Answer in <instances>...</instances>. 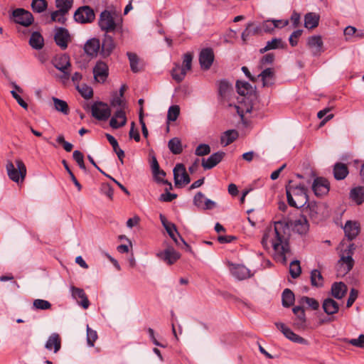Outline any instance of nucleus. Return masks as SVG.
<instances>
[{"label": "nucleus", "mask_w": 364, "mask_h": 364, "mask_svg": "<svg viewBox=\"0 0 364 364\" xmlns=\"http://www.w3.org/2000/svg\"><path fill=\"white\" fill-rule=\"evenodd\" d=\"M290 223L289 220L276 221L274 227L267 228L262 240V245L266 247L270 238L273 249L276 252V258L282 264L287 263V255L290 252L289 238Z\"/></svg>", "instance_id": "1"}, {"label": "nucleus", "mask_w": 364, "mask_h": 364, "mask_svg": "<svg viewBox=\"0 0 364 364\" xmlns=\"http://www.w3.org/2000/svg\"><path fill=\"white\" fill-rule=\"evenodd\" d=\"M286 193L288 203L291 207L300 208L308 202L307 190L304 185L294 184L289 181L286 186Z\"/></svg>", "instance_id": "2"}, {"label": "nucleus", "mask_w": 364, "mask_h": 364, "mask_svg": "<svg viewBox=\"0 0 364 364\" xmlns=\"http://www.w3.org/2000/svg\"><path fill=\"white\" fill-rule=\"evenodd\" d=\"M111 106L119 107V109L117 110L109 121V125L113 129H118L124 126L127 123V117L123 108L125 102L122 97L115 96L111 101Z\"/></svg>", "instance_id": "3"}, {"label": "nucleus", "mask_w": 364, "mask_h": 364, "mask_svg": "<svg viewBox=\"0 0 364 364\" xmlns=\"http://www.w3.org/2000/svg\"><path fill=\"white\" fill-rule=\"evenodd\" d=\"M16 166L11 161L6 164V171L8 176L11 180L18 183L23 181L26 175V167L21 159L15 161Z\"/></svg>", "instance_id": "4"}, {"label": "nucleus", "mask_w": 364, "mask_h": 364, "mask_svg": "<svg viewBox=\"0 0 364 364\" xmlns=\"http://www.w3.org/2000/svg\"><path fill=\"white\" fill-rule=\"evenodd\" d=\"M193 55L187 53L183 55V65L181 68L178 64H176L172 69L171 76L177 82H181L186 75L187 71L192 67Z\"/></svg>", "instance_id": "5"}, {"label": "nucleus", "mask_w": 364, "mask_h": 364, "mask_svg": "<svg viewBox=\"0 0 364 364\" xmlns=\"http://www.w3.org/2000/svg\"><path fill=\"white\" fill-rule=\"evenodd\" d=\"M53 65L58 70L63 73V78L68 80L70 76L69 68L71 66L70 57L66 54L57 55L53 60Z\"/></svg>", "instance_id": "6"}, {"label": "nucleus", "mask_w": 364, "mask_h": 364, "mask_svg": "<svg viewBox=\"0 0 364 364\" xmlns=\"http://www.w3.org/2000/svg\"><path fill=\"white\" fill-rule=\"evenodd\" d=\"M91 112L93 117L100 121L107 120L111 115V109L106 103L95 102L91 106Z\"/></svg>", "instance_id": "7"}, {"label": "nucleus", "mask_w": 364, "mask_h": 364, "mask_svg": "<svg viewBox=\"0 0 364 364\" xmlns=\"http://www.w3.org/2000/svg\"><path fill=\"white\" fill-rule=\"evenodd\" d=\"M98 23L100 28L107 33L114 31L117 26L113 15L107 10L103 11L100 14Z\"/></svg>", "instance_id": "8"}, {"label": "nucleus", "mask_w": 364, "mask_h": 364, "mask_svg": "<svg viewBox=\"0 0 364 364\" xmlns=\"http://www.w3.org/2000/svg\"><path fill=\"white\" fill-rule=\"evenodd\" d=\"M94 11L88 6L78 8L74 14V19L80 23H91L95 19Z\"/></svg>", "instance_id": "9"}, {"label": "nucleus", "mask_w": 364, "mask_h": 364, "mask_svg": "<svg viewBox=\"0 0 364 364\" xmlns=\"http://www.w3.org/2000/svg\"><path fill=\"white\" fill-rule=\"evenodd\" d=\"M12 15L15 23L26 27L31 25L34 21L32 14L23 9L14 10Z\"/></svg>", "instance_id": "10"}, {"label": "nucleus", "mask_w": 364, "mask_h": 364, "mask_svg": "<svg viewBox=\"0 0 364 364\" xmlns=\"http://www.w3.org/2000/svg\"><path fill=\"white\" fill-rule=\"evenodd\" d=\"M54 41L56 45L62 50H65L68 48V43L71 41L70 35L68 29L63 27L56 28Z\"/></svg>", "instance_id": "11"}, {"label": "nucleus", "mask_w": 364, "mask_h": 364, "mask_svg": "<svg viewBox=\"0 0 364 364\" xmlns=\"http://www.w3.org/2000/svg\"><path fill=\"white\" fill-rule=\"evenodd\" d=\"M174 182L176 186L187 185L190 183L191 178L186 172V167L182 164H178L173 168Z\"/></svg>", "instance_id": "12"}, {"label": "nucleus", "mask_w": 364, "mask_h": 364, "mask_svg": "<svg viewBox=\"0 0 364 364\" xmlns=\"http://www.w3.org/2000/svg\"><path fill=\"white\" fill-rule=\"evenodd\" d=\"M92 73L95 80L97 82L103 83L109 75L108 65L105 62L98 60L93 68Z\"/></svg>", "instance_id": "13"}, {"label": "nucleus", "mask_w": 364, "mask_h": 364, "mask_svg": "<svg viewBox=\"0 0 364 364\" xmlns=\"http://www.w3.org/2000/svg\"><path fill=\"white\" fill-rule=\"evenodd\" d=\"M215 59L213 50L210 48H206L201 50L199 54V63L203 70H208L210 68Z\"/></svg>", "instance_id": "14"}, {"label": "nucleus", "mask_w": 364, "mask_h": 364, "mask_svg": "<svg viewBox=\"0 0 364 364\" xmlns=\"http://www.w3.org/2000/svg\"><path fill=\"white\" fill-rule=\"evenodd\" d=\"M101 42L97 38L87 40L84 44L83 50L85 53L90 58H94L100 54Z\"/></svg>", "instance_id": "15"}, {"label": "nucleus", "mask_w": 364, "mask_h": 364, "mask_svg": "<svg viewBox=\"0 0 364 364\" xmlns=\"http://www.w3.org/2000/svg\"><path fill=\"white\" fill-rule=\"evenodd\" d=\"M156 256L167 264H174L181 257V255L173 247H168L162 252H158Z\"/></svg>", "instance_id": "16"}, {"label": "nucleus", "mask_w": 364, "mask_h": 364, "mask_svg": "<svg viewBox=\"0 0 364 364\" xmlns=\"http://www.w3.org/2000/svg\"><path fill=\"white\" fill-rule=\"evenodd\" d=\"M116 47V43L114 38L108 35L105 34L101 43L100 47V55L103 58L109 57Z\"/></svg>", "instance_id": "17"}, {"label": "nucleus", "mask_w": 364, "mask_h": 364, "mask_svg": "<svg viewBox=\"0 0 364 364\" xmlns=\"http://www.w3.org/2000/svg\"><path fill=\"white\" fill-rule=\"evenodd\" d=\"M70 291L72 296L73 299L77 300L79 305H80L85 309H87L89 307L90 301L85 291L82 289L71 286Z\"/></svg>", "instance_id": "18"}, {"label": "nucleus", "mask_w": 364, "mask_h": 364, "mask_svg": "<svg viewBox=\"0 0 364 364\" xmlns=\"http://www.w3.org/2000/svg\"><path fill=\"white\" fill-rule=\"evenodd\" d=\"M312 190L317 196H322L329 191V183L326 178H316L312 185Z\"/></svg>", "instance_id": "19"}, {"label": "nucleus", "mask_w": 364, "mask_h": 364, "mask_svg": "<svg viewBox=\"0 0 364 364\" xmlns=\"http://www.w3.org/2000/svg\"><path fill=\"white\" fill-rule=\"evenodd\" d=\"M225 154L223 151H218L210 155L207 159H202V166L204 169H211L218 164L224 158Z\"/></svg>", "instance_id": "20"}, {"label": "nucleus", "mask_w": 364, "mask_h": 364, "mask_svg": "<svg viewBox=\"0 0 364 364\" xmlns=\"http://www.w3.org/2000/svg\"><path fill=\"white\" fill-rule=\"evenodd\" d=\"M231 274L237 279L243 280L250 276V270L241 264H231L230 267Z\"/></svg>", "instance_id": "21"}, {"label": "nucleus", "mask_w": 364, "mask_h": 364, "mask_svg": "<svg viewBox=\"0 0 364 364\" xmlns=\"http://www.w3.org/2000/svg\"><path fill=\"white\" fill-rule=\"evenodd\" d=\"M45 348L48 350H53V352L56 353L61 348V339L60 336L56 333H52L46 343Z\"/></svg>", "instance_id": "22"}, {"label": "nucleus", "mask_w": 364, "mask_h": 364, "mask_svg": "<svg viewBox=\"0 0 364 364\" xmlns=\"http://www.w3.org/2000/svg\"><path fill=\"white\" fill-rule=\"evenodd\" d=\"M307 45L312 50L314 55L322 52L323 41L320 36H312L308 38Z\"/></svg>", "instance_id": "23"}, {"label": "nucleus", "mask_w": 364, "mask_h": 364, "mask_svg": "<svg viewBox=\"0 0 364 364\" xmlns=\"http://www.w3.org/2000/svg\"><path fill=\"white\" fill-rule=\"evenodd\" d=\"M166 230L167 233L168 234V235L170 236V237L174 241V242L177 245L179 246L180 243L178 240L176 235H178V238L183 242V244L185 245L186 250L187 251L191 250V246L188 244H187V242L184 240V239L179 235V233L177 231L176 227L173 223L171 225H169L168 227H166Z\"/></svg>", "instance_id": "24"}, {"label": "nucleus", "mask_w": 364, "mask_h": 364, "mask_svg": "<svg viewBox=\"0 0 364 364\" xmlns=\"http://www.w3.org/2000/svg\"><path fill=\"white\" fill-rule=\"evenodd\" d=\"M293 230L299 235L306 234L309 230V223L306 218L300 217L299 219L295 220L291 223Z\"/></svg>", "instance_id": "25"}, {"label": "nucleus", "mask_w": 364, "mask_h": 364, "mask_svg": "<svg viewBox=\"0 0 364 364\" xmlns=\"http://www.w3.org/2000/svg\"><path fill=\"white\" fill-rule=\"evenodd\" d=\"M322 308L328 315H333L338 312L340 306L337 301L332 298H327L323 300Z\"/></svg>", "instance_id": "26"}, {"label": "nucleus", "mask_w": 364, "mask_h": 364, "mask_svg": "<svg viewBox=\"0 0 364 364\" xmlns=\"http://www.w3.org/2000/svg\"><path fill=\"white\" fill-rule=\"evenodd\" d=\"M331 295L337 299H341L347 292V286L342 282H334L331 286Z\"/></svg>", "instance_id": "27"}, {"label": "nucleus", "mask_w": 364, "mask_h": 364, "mask_svg": "<svg viewBox=\"0 0 364 364\" xmlns=\"http://www.w3.org/2000/svg\"><path fill=\"white\" fill-rule=\"evenodd\" d=\"M343 229L346 236L350 240L354 239L359 233V225L356 222L347 221Z\"/></svg>", "instance_id": "28"}, {"label": "nucleus", "mask_w": 364, "mask_h": 364, "mask_svg": "<svg viewBox=\"0 0 364 364\" xmlns=\"http://www.w3.org/2000/svg\"><path fill=\"white\" fill-rule=\"evenodd\" d=\"M258 77H261L263 87L272 86L274 82V73L272 68L264 69Z\"/></svg>", "instance_id": "29"}, {"label": "nucleus", "mask_w": 364, "mask_h": 364, "mask_svg": "<svg viewBox=\"0 0 364 364\" xmlns=\"http://www.w3.org/2000/svg\"><path fill=\"white\" fill-rule=\"evenodd\" d=\"M287 47V44L282 41L281 38H274L271 41H267L265 47L260 49V53H264L269 50L278 49V48H285Z\"/></svg>", "instance_id": "30"}, {"label": "nucleus", "mask_w": 364, "mask_h": 364, "mask_svg": "<svg viewBox=\"0 0 364 364\" xmlns=\"http://www.w3.org/2000/svg\"><path fill=\"white\" fill-rule=\"evenodd\" d=\"M238 137V132L235 129H229L223 132L220 136V143L224 146H228Z\"/></svg>", "instance_id": "31"}, {"label": "nucleus", "mask_w": 364, "mask_h": 364, "mask_svg": "<svg viewBox=\"0 0 364 364\" xmlns=\"http://www.w3.org/2000/svg\"><path fill=\"white\" fill-rule=\"evenodd\" d=\"M350 198L357 205H361L364 202V186H357L350 191Z\"/></svg>", "instance_id": "32"}, {"label": "nucleus", "mask_w": 364, "mask_h": 364, "mask_svg": "<svg viewBox=\"0 0 364 364\" xmlns=\"http://www.w3.org/2000/svg\"><path fill=\"white\" fill-rule=\"evenodd\" d=\"M233 90L232 85L225 80L220 81L218 85V93L223 100L228 99Z\"/></svg>", "instance_id": "33"}, {"label": "nucleus", "mask_w": 364, "mask_h": 364, "mask_svg": "<svg viewBox=\"0 0 364 364\" xmlns=\"http://www.w3.org/2000/svg\"><path fill=\"white\" fill-rule=\"evenodd\" d=\"M348 174V168L346 164L338 162L334 165L333 176L336 180H343Z\"/></svg>", "instance_id": "34"}, {"label": "nucleus", "mask_w": 364, "mask_h": 364, "mask_svg": "<svg viewBox=\"0 0 364 364\" xmlns=\"http://www.w3.org/2000/svg\"><path fill=\"white\" fill-rule=\"evenodd\" d=\"M29 45L33 49H41L44 46V39L42 35L38 31H34L33 33H32L29 39Z\"/></svg>", "instance_id": "35"}, {"label": "nucleus", "mask_w": 364, "mask_h": 364, "mask_svg": "<svg viewBox=\"0 0 364 364\" xmlns=\"http://www.w3.org/2000/svg\"><path fill=\"white\" fill-rule=\"evenodd\" d=\"M319 16L315 13H308L304 16V26L309 29H313L318 26Z\"/></svg>", "instance_id": "36"}, {"label": "nucleus", "mask_w": 364, "mask_h": 364, "mask_svg": "<svg viewBox=\"0 0 364 364\" xmlns=\"http://www.w3.org/2000/svg\"><path fill=\"white\" fill-rule=\"evenodd\" d=\"M105 136H106L107 139L109 142V144L112 145L114 151L117 155L119 160L123 164H124L123 159L124 157V151L119 148L117 141L115 139V138L113 136H112L109 134H106Z\"/></svg>", "instance_id": "37"}, {"label": "nucleus", "mask_w": 364, "mask_h": 364, "mask_svg": "<svg viewBox=\"0 0 364 364\" xmlns=\"http://www.w3.org/2000/svg\"><path fill=\"white\" fill-rule=\"evenodd\" d=\"M55 3L58 12L65 16L73 7V0H55Z\"/></svg>", "instance_id": "38"}, {"label": "nucleus", "mask_w": 364, "mask_h": 364, "mask_svg": "<svg viewBox=\"0 0 364 364\" xmlns=\"http://www.w3.org/2000/svg\"><path fill=\"white\" fill-rule=\"evenodd\" d=\"M311 284L313 287L320 288L323 286V277L318 269H313L311 272Z\"/></svg>", "instance_id": "39"}, {"label": "nucleus", "mask_w": 364, "mask_h": 364, "mask_svg": "<svg viewBox=\"0 0 364 364\" xmlns=\"http://www.w3.org/2000/svg\"><path fill=\"white\" fill-rule=\"evenodd\" d=\"M282 305L284 307H290L294 304V294L289 289H285L282 292Z\"/></svg>", "instance_id": "40"}, {"label": "nucleus", "mask_w": 364, "mask_h": 364, "mask_svg": "<svg viewBox=\"0 0 364 364\" xmlns=\"http://www.w3.org/2000/svg\"><path fill=\"white\" fill-rule=\"evenodd\" d=\"M168 147L173 154H180L183 151L181 141L177 137H174L169 140Z\"/></svg>", "instance_id": "41"}, {"label": "nucleus", "mask_w": 364, "mask_h": 364, "mask_svg": "<svg viewBox=\"0 0 364 364\" xmlns=\"http://www.w3.org/2000/svg\"><path fill=\"white\" fill-rule=\"evenodd\" d=\"M31 6L33 12L41 14L47 9L48 2L46 0H32Z\"/></svg>", "instance_id": "42"}, {"label": "nucleus", "mask_w": 364, "mask_h": 364, "mask_svg": "<svg viewBox=\"0 0 364 364\" xmlns=\"http://www.w3.org/2000/svg\"><path fill=\"white\" fill-rule=\"evenodd\" d=\"M236 88L238 94L242 96H245L249 92H252V86L249 82L245 81L237 80L236 82Z\"/></svg>", "instance_id": "43"}, {"label": "nucleus", "mask_w": 364, "mask_h": 364, "mask_svg": "<svg viewBox=\"0 0 364 364\" xmlns=\"http://www.w3.org/2000/svg\"><path fill=\"white\" fill-rule=\"evenodd\" d=\"M284 336L287 338L289 339L290 341H291L294 343L303 344V345L308 344V341L305 338L296 334L290 328H289V330H286V333H284Z\"/></svg>", "instance_id": "44"}, {"label": "nucleus", "mask_w": 364, "mask_h": 364, "mask_svg": "<svg viewBox=\"0 0 364 364\" xmlns=\"http://www.w3.org/2000/svg\"><path fill=\"white\" fill-rule=\"evenodd\" d=\"M55 109L64 114H68L69 107L67 102L56 97H53Z\"/></svg>", "instance_id": "45"}, {"label": "nucleus", "mask_w": 364, "mask_h": 364, "mask_svg": "<svg viewBox=\"0 0 364 364\" xmlns=\"http://www.w3.org/2000/svg\"><path fill=\"white\" fill-rule=\"evenodd\" d=\"M127 55L129 58L130 68L133 73H138L141 68L139 63V58L136 54L131 52H127Z\"/></svg>", "instance_id": "46"}, {"label": "nucleus", "mask_w": 364, "mask_h": 364, "mask_svg": "<svg viewBox=\"0 0 364 364\" xmlns=\"http://www.w3.org/2000/svg\"><path fill=\"white\" fill-rule=\"evenodd\" d=\"M301 272L300 262L299 260H294L290 263L289 273L292 278H297Z\"/></svg>", "instance_id": "47"}, {"label": "nucleus", "mask_w": 364, "mask_h": 364, "mask_svg": "<svg viewBox=\"0 0 364 364\" xmlns=\"http://www.w3.org/2000/svg\"><path fill=\"white\" fill-rule=\"evenodd\" d=\"M294 324L298 328H304L306 326V315L304 310L300 311L299 314L296 315Z\"/></svg>", "instance_id": "48"}, {"label": "nucleus", "mask_w": 364, "mask_h": 364, "mask_svg": "<svg viewBox=\"0 0 364 364\" xmlns=\"http://www.w3.org/2000/svg\"><path fill=\"white\" fill-rule=\"evenodd\" d=\"M300 304H306L313 310H317L319 307V303L314 298H310L306 296H302L299 301Z\"/></svg>", "instance_id": "49"}, {"label": "nucleus", "mask_w": 364, "mask_h": 364, "mask_svg": "<svg viewBox=\"0 0 364 364\" xmlns=\"http://www.w3.org/2000/svg\"><path fill=\"white\" fill-rule=\"evenodd\" d=\"M180 114V108L178 105H172L169 107L167 114L168 121L174 122Z\"/></svg>", "instance_id": "50"}, {"label": "nucleus", "mask_w": 364, "mask_h": 364, "mask_svg": "<svg viewBox=\"0 0 364 364\" xmlns=\"http://www.w3.org/2000/svg\"><path fill=\"white\" fill-rule=\"evenodd\" d=\"M97 331L90 328L88 326L87 327V345L90 347H93L95 341L97 339Z\"/></svg>", "instance_id": "51"}, {"label": "nucleus", "mask_w": 364, "mask_h": 364, "mask_svg": "<svg viewBox=\"0 0 364 364\" xmlns=\"http://www.w3.org/2000/svg\"><path fill=\"white\" fill-rule=\"evenodd\" d=\"M33 306L36 309L47 310L50 309L51 304L49 301L43 299H35Z\"/></svg>", "instance_id": "52"}, {"label": "nucleus", "mask_w": 364, "mask_h": 364, "mask_svg": "<svg viewBox=\"0 0 364 364\" xmlns=\"http://www.w3.org/2000/svg\"><path fill=\"white\" fill-rule=\"evenodd\" d=\"M305 211L309 214L311 218L316 219L318 213V206L315 203H310L306 207Z\"/></svg>", "instance_id": "53"}, {"label": "nucleus", "mask_w": 364, "mask_h": 364, "mask_svg": "<svg viewBox=\"0 0 364 364\" xmlns=\"http://www.w3.org/2000/svg\"><path fill=\"white\" fill-rule=\"evenodd\" d=\"M67 21V18L62 15L58 10L51 12L50 14V22H58L60 24H65Z\"/></svg>", "instance_id": "54"}, {"label": "nucleus", "mask_w": 364, "mask_h": 364, "mask_svg": "<svg viewBox=\"0 0 364 364\" xmlns=\"http://www.w3.org/2000/svg\"><path fill=\"white\" fill-rule=\"evenodd\" d=\"M339 262L346 264V271L348 272L353 267L354 261L351 255L346 254V255H342Z\"/></svg>", "instance_id": "55"}, {"label": "nucleus", "mask_w": 364, "mask_h": 364, "mask_svg": "<svg viewBox=\"0 0 364 364\" xmlns=\"http://www.w3.org/2000/svg\"><path fill=\"white\" fill-rule=\"evenodd\" d=\"M210 153V147L205 144H199L195 151V154L198 156H203Z\"/></svg>", "instance_id": "56"}, {"label": "nucleus", "mask_w": 364, "mask_h": 364, "mask_svg": "<svg viewBox=\"0 0 364 364\" xmlns=\"http://www.w3.org/2000/svg\"><path fill=\"white\" fill-rule=\"evenodd\" d=\"M73 159L77 162L80 168L82 170H85V165L84 163V156L82 152L78 150H75L73 153Z\"/></svg>", "instance_id": "57"}, {"label": "nucleus", "mask_w": 364, "mask_h": 364, "mask_svg": "<svg viewBox=\"0 0 364 364\" xmlns=\"http://www.w3.org/2000/svg\"><path fill=\"white\" fill-rule=\"evenodd\" d=\"M153 175L157 182H162L164 184H167L169 186V189H172V185L167 180H164L163 178L166 176V173L164 171L159 168V171H154Z\"/></svg>", "instance_id": "58"}, {"label": "nucleus", "mask_w": 364, "mask_h": 364, "mask_svg": "<svg viewBox=\"0 0 364 364\" xmlns=\"http://www.w3.org/2000/svg\"><path fill=\"white\" fill-rule=\"evenodd\" d=\"M62 164H63V166H64L65 170L67 171V172L69 173V175L70 176V178H71L72 181L74 183L75 186L77 188L78 191H80L82 189V186L80 185L79 181L77 180V178L75 176L74 173H73V171L70 168L67 161L65 160H63L62 161Z\"/></svg>", "instance_id": "59"}, {"label": "nucleus", "mask_w": 364, "mask_h": 364, "mask_svg": "<svg viewBox=\"0 0 364 364\" xmlns=\"http://www.w3.org/2000/svg\"><path fill=\"white\" fill-rule=\"evenodd\" d=\"M346 342L353 346L364 348V334H360L358 338L348 339Z\"/></svg>", "instance_id": "60"}, {"label": "nucleus", "mask_w": 364, "mask_h": 364, "mask_svg": "<svg viewBox=\"0 0 364 364\" xmlns=\"http://www.w3.org/2000/svg\"><path fill=\"white\" fill-rule=\"evenodd\" d=\"M77 89L80 92L81 95L85 99H90L93 95V90L89 86L83 85L81 87L77 86Z\"/></svg>", "instance_id": "61"}, {"label": "nucleus", "mask_w": 364, "mask_h": 364, "mask_svg": "<svg viewBox=\"0 0 364 364\" xmlns=\"http://www.w3.org/2000/svg\"><path fill=\"white\" fill-rule=\"evenodd\" d=\"M101 193L107 196L110 200L113 199L114 190L108 183H102L100 188Z\"/></svg>", "instance_id": "62"}, {"label": "nucleus", "mask_w": 364, "mask_h": 364, "mask_svg": "<svg viewBox=\"0 0 364 364\" xmlns=\"http://www.w3.org/2000/svg\"><path fill=\"white\" fill-rule=\"evenodd\" d=\"M205 196L201 192H198L193 198V203L199 208H202L203 207V204L205 203Z\"/></svg>", "instance_id": "63"}, {"label": "nucleus", "mask_w": 364, "mask_h": 364, "mask_svg": "<svg viewBox=\"0 0 364 364\" xmlns=\"http://www.w3.org/2000/svg\"><path fill=\"white\" fill-rule=\"evenodd\" d=\"M260 26L262 32L271 33L274 30V23L272 20L264 21Z\"/></svg>", "instance_id": "64"}]
</instances>
